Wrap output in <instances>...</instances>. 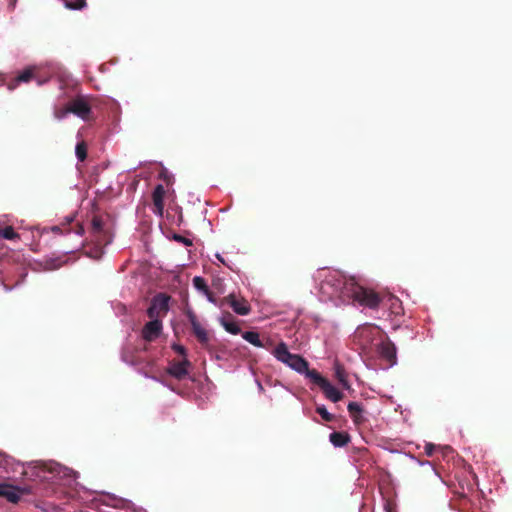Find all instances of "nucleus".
I'll return each mask as SVG.
<instances>
[{
	"mask_svg": "<svg viewBox=\"0 0 512 512\" xmlns=\"http://www.w3.org/2000/svg\"><path fill=\"white\" fill-rule=\"evenodd\" d=\"M225 300L229 303L233 311L239 315H248L251 311L250 304L244 298L238 299L234 294H230Z\"/></svg>",
	"mask_w": 512,
	"mask_h": 512,
	"instance_id": "obj_15",
	"label": "nucleus"
},
{
	"mask_svg": "<svg viewBox=\"0 0 512 512\" xmlns=\"http://www.w3.org/2000/svg\"><path fill=\"white\" fill-rule=\"evenodd\" d=\"M193 285L198 291L202 292L203 294L208 292L209 287L206 284V281L203 277L195 276L193 278Z\"/></svg>",
	"mask_w": 512,
	"mask_h": 512,
	"instance_id": "obj_26",
	"label": "nucleus"
},
{
	"mask_svg": "<svg viewBox=\"0 0 512 512\" xmlns=\"http://www.w3.org/2000/svg\"><path fill=\"white\" fill-rule=\"evenodd\" d=\"M371 329H372L371 326H366V327L360 328V329H358V334L363 335L364 333L370 332Z\"/></svg>",
	"mask_w": 512,
	"mask_h": 512,
	"instance_id": "obj_35",
	"label": "nucleus"
},
{
	"mask_svg": "<svg viewBox=\"0 0 512 512\" xmlns=\"http://www.w3.org/2000/svg\"><path fill=\"white\" fill-rule=\"evenodd\" d=\"M186 316L191 325L192 332L195 335V337L197 338L198 342L201 344L202 347L208 348L209 340H210L208 331L204 327H202V325L200 324V322L197 319V316L195 315V313L193 311H191V310L187 311Z\"/></svg>",
	"mask_w": 512,
	"mask_h": 512,
	"instance_id": "obj_8",
	"label": "nucleus"
},
{
	"mask_svg": "<svg viewBox=\"0 0 512 512\" xmlns=\"http://www.w3.org/2000/svg\"><path fill=\"white\" fill-rule=\"evenodd\" d=\"M385 510L386 512H392V508L389 506V504L385 506Z\"/></svg>",
	"mask_w": 512,
	"mask_h": 512,
	"instance_id": "obj_37",
	"label": "nucleus"
},
{
	"mask_svg": "<svg viewBox=\"0 0 512 512\" xmlns=\"http://www.w3.org/2000/svg\"><path fill=\"white\" fill-rule=\"evenodd\" d=\"M334 374H335V377L337 378V380L339 381V383L345 389L350 388V384L347 379V374H346L345 368L339 362H335V364H334Z\"/></svg>",
	"mask_w": 512,
	"mask_h": 512,
	"instance_id": "obj_22",
	"label": "nucleus"
},
{
	"mask_svg": "<svg viewBox=\"0 0 512 512\" xmlns=\"http://www.w3.org/2000/svg\"><path fill=\"white\" fill-rule=\"evenodd\" d=\"M173 350L175 352H177L178 354L182 355V356H185L186 355V349L184 346L182 345H179V344H173L172 346Z\"/></svg>",
	"mask_w": 512,
	"mask_h": 512,
	"instance_id": "obj_31",
	"label": "nucleus"
},
{
	"mask_svg": "<svg viewBox=\"0 0 512 512\" xmlns=\"http://www.w3.org/2000/svg\"><path fill=\"white\" fill-rule=\"evenodd\" d=\"M4 289H5L6 291H10V290H11V287H10V286H8V285H6V284H4Z\"/></svg>",
	"mask_w": 512,
	"mask_h": 512,
	"instance_id": "obj_38",
	"label": "nucleus"
},
{
	"mask_svg": "<svg viewBox=\"0 0 512 512\" xmlns=\"http://www.w3.org/2000/svg\"><path fill=\"white\" fill-rule=\"evenodd\" d=\"M273 355L275 358L282 363L289 366L291 369L295 370L298 373L305 374L308 378V372H312V369H309V363L302 356L298 354H292L289 352L287 345L284 342L279 343L274 351Z\"/></svg>",
	"mask_w": 512,
	"mask_h": 512,
	"instance_id": "obj_4",
	"label": "nucleus"
},
{
	"mask_svg": "<svg viewBox=\"0 0 512 512\" xmlns=\"http://www.w3.org/2000/svg\"><path fill=\"white\" fill-rule=\"evenodd\" d=\"M69 113H71V112L69 110V105L67 104L66 107L61 108V109H57L54 112V116H55V118L61 120V119L65 118Z\"/></svg>",
	"mask_w": 512,
	"mask_h": 512,
	"instance_id": "obj_29",
	"label": "nucleus"
},
{
	"mask_svg": "<svg viewBox=\"0 0 512 512\" xmlns=\"http://www.w3.org/2000/svg\"><path fill=\"white\" fill-rule=\"evenodd\" d=\"M308 378L317 386H319L325 397L336 403L342 400L343 393L334 387L326 378H324L317 370L312 369L308 372Z\"/></svg>",
	"mask_w": 512,
	"mask_h": 512,
	"instance_id": "obj_5",
	"label": "nucleus"
},
{
	"mask_svg": "<svg viewBox=\"0 0 512 512\" xmlns=\"http://www.w3.org/2000/svg\"><path fill=\"white\" fill-rule=\"evenodd\" d=\"M378 352L391 365L396 363V347L390 339H386L378 345Z\"/></svg>",
	"mask_w": 512,
	"mask_h": 512,
	"instance_id": "obj_16",
	"label": "nucleus"
},
{
	"mask_svg": "<svg viewBox=\"0 0 512 512\" xmlns=\"http://www.w3.org/2000/svg\"><path fill=\"white\" fill-rule=\"evenodd\" d=\"M329 440L335 447H344L351 438L347 432H333L329 435Z\"/></svg>",
	"mask_w": 512,
	"mask_h": 512,
	"instance_id": "obj_19",
	"label": "nucleus"
},
{
	"mask_svg": "<svg viewBox=\"0 0 512 512\" xmlns=\"http://www.w3.org/2000/svg\"><path fill=\"white\" fill-rule=\"evenodd\" d=\"M68 105L71 113L77 115L83 120H87L89 118L91 107L83 97H77L73 99L68 103Z\"/></svg>",
	"mask_w": 512,
	"mask_h": 512,
	"instance_id": "obj_13",
	"label": "nucleus"
},
{
	"mask_svg": "<svg viewBox=\"0 0 512 512\" xmlns=\"http://www.w3.org/2000/svg\"><path fill=\"white\" fill-rule=\"evenodd\" d=\"M51 230H52L54 233H57V232H60V231H61V228H60V226H53Z\"/></svg>",
	"mask_w": 512,
	"mask_h": 512,
	"instance_id": "obj_36",
	"label": "nucleus"
},
{
	"mask_svg": "<svg viewBox=\"0 0 512 512\" xmlns=\"http://www.w3.org/2000/svg\"><path fill=\"white\" fill-rule=\"evenodd\" d=\"M0 236L7 240L19 239V234L15 232L12 226L0 228Z\"/></svg>",
	"mask_w": 512,
	"mask_h": 512,
	"instance_id": "obj_24",
	"label": "nucleus"
},
{
	"mask_svg": "<svg viewBox=\"0 0 512 512\" xmlns=\"http://www.w3.org/2000/svg\"><path fill=\"white\" fill-rule=\"evenodd\" d=\"M273 355L275 358L282 363L289 366L291 369L295 370L298 373L305 374L308 378V372H312V369H309V363L302 356L298 354H292L289 352L287 345L284 342L279 343L274 351Z\"/></svg>",
	"mask_w": 512,
	"mask_h": 512,
	"instance_id": "obj_3",
	"label": "nucleus"
},
{
	"mask_svg": "<svg viewBox=\"0 0 512 512\" xmlns=\"http://www.w3.org/2000/svg\"><path fill=\"white\" fill-rule=\"evenodd\" d=\"M190 362L187 359L178 362H172L167 373L178 380L184 379L188 375V367Z\"/></svg>",
	"mask_w": 512,
	"mask_h": 512,
	"instance_id": "obj_17",
	"label": "nucleus"
},
{
	"mask_svg": "<svg viewBox=\"0 0 512 512\" xmlns=\"http://www.w3.org/2000/svg\"><path fill=\"white\" fill-rule=\"evenodd\" d=\"M35 475L41 482L51 485L70 486L76 481L77 472L58 463L41 464L34 468Z\"/></svg>",
	"mask_w": 512,
	"mask_h": 512,
	"instance_id": "obj_2",
	"label": "nucleus"
},
{
	"mask_svg": "<svg viewBox=\"0 0 512 512\" xmlns=\"http://www.w3.org/2000/svg\"><path fill=\"white\" fill-rule=\"evenodd\" d=\"M174 239H175L176 241H178V242L183 243V244H184V245H186V246H191V245H192V240H190V239H188V238H186V237H184V236H181V235H177V234H175V235H174Z\"/></svg>",
	"mask_w": 512,
	"mask_h": 512,
	"instance_id": "obj_30",
	"label": "nucleus"
},
{
	"mask_svg": "<svg viewBox=\"0 0 512 512\" xmlns=\"http://www.w3.org/2000/svg\"><path fill=\"white\" fill-rule=\"evenodd\" d=\"M97 502L111 507L113 509L126 510L136 512L135 506L132 501L124 498H120L113 494H104L99 497Z\"/></svg>",
	"mask_w": 512,
	"mask_h": 512,
	"instance_id": "obj_7",
	"label": "nucleus"
},
{
	"mask_svg": "<svg viewBox=\"0 0 512 512\" xmlns=\"http://www.w3.org/2000/svg\"><path fill=\"white\" fill-rule=\"evenodd\" d=\"M90 233L98 246H104L110 242V237L104 228V222L100 216L92 218Z\"/></svg>",
	"mask_w": 512,
	"mask_h": 512,
	"instance_id": "obj_9",
	"label": "nucleus"
},
{
	"mask_svg": "<svg viewBox=\"0 0 512 512\" xmlns=\"http://www.w3.org/2000/svg\"><path fill=\"white\" fill-rule=\"evenodd\" d=\"M242 337L255 347H264L257 332L246 331L242 334Z\"/></svg>",
	"mask_w": 512,
	"mask_h": 512,
	"instance_id": "obj_23",
	"label": "nucleus"
},
{
	"mask_svg": "<svg viewBox=\"0 0 512 512\" xmlns=\"http://www.w3.org/2000/svg\"><path fill=\"white\" fill-rule=\"evenodd\" d=\"M348 412L356 425L362 424L365 421L363 416V407L358 402H350L347 406Z\"/></svg>",
	"mask_w": 512,
	"mask_h": 512,
	"instance_id": "obj_18",
	"label": "nucleus"
},
{
	"mask_svg": "<svg viewBox=\"0 0 512 512\" xmlns=\"http://www.w3.org/2000/svg\"><path fill=\"white\" fill-rule=\"evenodd\" d=\"M158 178L164 181L167 185H171L174 181L173 175L166 168H162L160 170Z\"/></svg>",
	"mask_w": 512,
	"mask_h": 512,
	"instance_id": "obj_27",
	"label": "nucleus"
},
{
	"mask_svg": "<svg viewBox=\"0 0 512 512\" xmlns=\"http://www.w3.org/2000/svg\"><path fill=\"white\" fill-rule=\"evenodd\" d=\"M166 191L164 189V186L161 184H158L152 193V202H153V208L152 211L157 216L162 217L164 213V197H165Z\"/></svg>",
	"mask_w": 512,
	"mask_h": 512,
	"instance_id": "obj_14",
	"label": "nucleus"
},
{
	"mask_svg": "<svg viewBox=\"0 0 512 512\" xmlns=\"http://www.w3.org/2000/svg\"><path fill=\"white\" fill-rule=\"evenodd\" d=\"M221 324L224 329L231 334L237 335L241 332L240 327L229 313L221 319Z\"/></svg>",
	"mask_w": 512,
	"mask_h": 512,
	"instance_id": "obj_21",
	"label": "nucleus"
},
{
	"mask_svg": "<svg viewBox=\"0 0 512 512\" xmlns=\"http://www.w3.org/2000/svg\"><path fill=\"white\" fill-rule=\"evenodd\" d=\"M204 295L207 297L208 301H210L211 303H215V302H216L215 296H214V294L210 291V289H208V292H207V293H204Z\"/></svg>",
	"mask_w": 512,
	"mask_h": 512,
	"instance_id": "obj_33",
	"label": "nucleus"
},
{
	"mask_svg": "<svg viewBox=\"0 0 512 512\" xmlns=\"http://www.w3.org/2000/svg\"><path fill=\"white\" fill-rule=\"evenodd\" d=\"M335 274L339 275V277L346 282L350 280H355V278H347L338 271L329 272V275L326 277L325 284L333 288V293L338 294L342 297H346L344 284L342 281H339L340 279H338V277H336Z\"/></svg>",
	"mask_w": 512,
	"mask_h": 512,
	"instance_id": "obj_12",
	"label": "nucleus"
},
{
	"mask_svg": "<svg viewBox=\"0 0 512 512\" xmlns=\"http://www.w3.org/2000/svg\"><path fill=\"white\" fill-rule=\"evenodd\" d=\"M335 275L344 284L346 298L353 300V302L358 303L360 306L375 310L385 301L390 302L391 308L399 304V299L393 295L378 293L373 289L358 284L356 280L346 282L339 275Z\"/></svg>",
	"mask_w": 512,
	"mask_h": 512,
	"instance_id": "obj_1",
	"label": "nucleus"
},
{
	"mask_svg": "<svg viewBox=\"0 0 512 512\" xmlns=\"http://www.w3.org/2000/svg\"><path fill=\"white\" fill-rule=\"evenodd\" d=\"M31 490V487H16L6 483H0V497L12 503H17L22 495L30 493Z\"/></svg>",
	"mask_w": 512,
	"mask_h": 512,
	"instance_id": "obj_10",
	"label": "nucleus"
},
{
	"mask_svg": "<svg viewBox=\"0 0 512 512\" xmlns=\"http://www.w3.org/2000/svg\"><path fill=\"white\" fill-rule=\"evenodd\" d=\"M162 329L163 325L160 319H151L142 328V338L147 342H152L160 336Z\"/></svg>",
	"mask_w": 512,
	"mask_h": 512,
	"instance_id": "obj_11",
	"label": "nucleus"
},
{
	"mask_svg": "<svg viewBox=\"0 0 512 512\" xmlns=\"http://www.w3.org/2000/svg\"><path fill=\"white\" fill-rule=\"evenodd\" d=\"M168 301L169 297L165 294L160 293L154 296L149 308L147 309V316L150 319H160L168 312Z\"/></svg>",
	"mask_w": 512,
	"mask_h": 512,
	"instance_id": "obj_6",
	"label": "nucleus"
},
{
	"mask_svg": "<svg viewBox=\"0 0 512 512\" xmlns=\"http://www.w3.org/2000/svg\"><path fill=\"white\" fill-rule=\"evenodd\" d=\"M75 153L79 161L83 162L87 158V145L84 141L78 142L75 147Z\"/></svg>",
	"mask_w": 512,
	"mask_h": 512,
	"instance_id": "obj_25",
	"label": "nucleus"
},
{
	"mask_svg": "<svg viewBox=\"0 0 512 512\" xmlns=\"http://www.w3.org/2000/svg\"><path fill=\"white\" fill-rule=\"evenodd\" d=\"M316 412L322 417L326 422H331L334 420V415L329 413L324 405L317 406Z\"/></svg>",
	"mask_w": 512,
	"mask_h": 512,
	"instance_id": "obj_28",
	"label": "nucleus"
},
{
	"mask_svg": "<svg viewBox=\"0 0 512 512\" xmlns=\"http://www.w3.org/2000/svg\"><path fill=\"white\" fill-rule=\"evenodd\" d=\"M84 231V227L78 223L75 227V233L79 236H82L84 234Z\"/></svg>",
	"mask_w": 512,
	"mask_h": 512,
	"instance_id": "obj_34",
	"label": "nucleus"
},
{
	"mask_svg": "<svg viewBox=\"0 0 512 512\" xmlns=\"http://www.w3.org/2000/svg\"><path fill=\"white\" fill-rule=\"evenodd\" d=\"M33 76H34V69L26 68L17 77H15V79L13 81H11L8 84V88L10 90H13L20 82H25V83L29 82L33 78Z\"/></svg>",
	"mask_w": 512,
	"mask_h": 512,
	"instance_id": "obj_20",
	"label": "nucleus"
},
{
	"mask_svg": "<svg viewBox=\"0 0 512 512\" xmlns=\"http://www.w3.org/2000/svg\"><path fill=\"white\" fill-rule=\"evenodd\" d=\"M436 446L432 443H427L424 447L427 456H432Z\"/></svg>",
	"mask_w": 512,
	"mask_h": 512,
	"instance_id": "obj_32",
	"label": "nucleus"
}]
</instances>
